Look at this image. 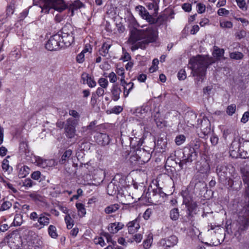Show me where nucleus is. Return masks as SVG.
<instances>
[{"instance_id":"obj_45","label":"nucleus","mask_w":249,"mask_h":249,"mask_svg":"<svg viewBox=\"0 0 249 249\" xmlns=\"http://www.w3.org/2000/svg\"><path fill=\"white\" fill-rule=\"evenodd\" d=\"M186 208H187V211H191V212H194L195 210L197 208V204L196 202L193 201L191 203H189L188 204L185 205Z\"/></svg>"},{"instance_id":"obj_27","label":"nucleus","mask_w":249,"mask_h":249,"mask_svg":"<svg viewBox=\"0 0 249 249\" xmlns=\"http://www.w3.org/2000/svg\"><path fill=\"white\" fill-rule=\"evenodd\" d=\"M30 197L35 202H43L44 200V197L40 194H37L36 192L31 193L29 195Z\"/></svg>"},{"instance_id":"obj_37","label":"nucleus","mask_w":249,"mask_h":249,"mask_svg":"<svg viewBox=\"0 0 249 249\" xmlns=\"http://www.w3.org/2000/svg\"><path fill=\"white\" fill-rule=\"evenodd\" d=\"M15 9V2L14 1H12L7 7L6 12L7 17L11 16L12 14H13Z\"/></svg>"},{"instance_id":"obj_49","label":"nucleus","mask_w":249,"mask_h":249,"mask_svg":"<svg viewBox=\"0 0 249 249\" xmlns=\"http://www.w3.org/2000/svg\"><path fill=\"white\" fill-rule=\"evenodd\" d=\"M236 110V105L235 104H231L227 108V113L229 115H232L234 113Z\"/></svg>"},{"instance_id":"obj_26","label":"nucleus","mask_w":249,"mask_h":249,"mask_svg":"<svg viewBox=\"0 0 249 249\" xmlns=\"http://www.w3.org/2000/svg\"><path fill=\"white\" fill-rule=\"evenodd\" d=\"M110 47V44H109L106 42L104 43L103 44L102 48L99 51V54L103 56H107Z\"/></svg>"},{"instance_id":"obj_13","label":"nucleus","mask_w":249,"mask_h":249,"mask_svg":"<svg viewBox=\"0 0 249 249\" xmlns=\"http://www.w3.org/2000/svg\"><path fill=\"white\" fill-rule=\"evenodd\" d=\"M94 138L98 144L104 146L109 144L111 140L108 134L103 133H97Z\"/></svg>"},{"instance_id":"obj_15","label":"nucleus","mask_w":249,"mask_h":249,"mask_svg":"<svg viewBox=\"0 0 249 249\" xmlns=\"http://www.w3.org/2000/svg\"><path fill=\"white\" fill-rule=\"evenodd\" d=\"M140 218H136L133 221L129 222L126 226L127 227L128 231L130 234H134L136 233L140 228Z\"/></svg>"},{"instance_id":"obj_64","label":"nucleus","mask_w":249,"mask_h":249,"mask_svg":"<svg viewBox=\"0 0 249 249\" xmlns=\"http://www.w3.org/2000/svg\"><path fill=\"white\" fill-rule=\"evenodd\" d=\"M41 173L39 171H35L31 175V177L35 180H38L40 178Z\"/></svg>"},{"instance_id":"obj_36","label":"nucleus","mask_w":249,"mask_h":249,"mask_svg":"<svg viewBox=\"0 0 249 249\" xmlns=\"http://www.w3.org/2000/svg\"><path fill=\"white\" fill-rule=\"evenodd\" d=\"M230 57L231 59L235 60H240L243 58L244 54L241 52H235L230 53Z\"/></svg>"},{"instance_id":"obj_61","label":"nucleus","mask_w":249,"mask_h":249,"mask_svg":"<svg viewBox=\"0 0 249 249\" xmlns=\"http://www.w3.org/2000/svg\"><path fill=\"white\" fill-rule=\"evenodd\" d=\"M229 13V11L225 8H220L218 10L217 14L219 16H222L223 15H227Z\"/></svg>"},{"instance_id":"obj_12","label":"nucleus","mask_w":249,"mask_h":249,"mask_svg":"<svg viewBox=\"0 0 249 249\" xmlns=\"http://www.w3.org/2000/svg\"><path fill=\"white\" fill-rule=\"evenodd\" d=\"M50 214L48 213H43L39 214V218L37 223L33 225V227L40 230L45 226H48L50 223Z\"/></svg>"},{"instance_id":"obj_30","label":"nucleus","mask_w":249,"mask_h":249,"mask_svg":"<svg viewBox=\"0 0 249 249\" xmlns=\"http://www.w3.org/2000/svg\"><path fill=\"white\" fill-rule=\"evenodd\" d=\"M120 208V206L118 204L110 205L106 208L105 212L106 213L109 214L115 212Z\"/></svg>"},{"instance_id":"obj_21","label":"nucleus","mask_w":249,"mask_h":249,"mask_svg":"<svg viewBox=\"0 0 249 249\" xmlns=\"http://www.w3.org/2000/svg\"><path fill=\"white\" fill-rule=\"evenodd\" d=\"M198 170L202 174H207L209 173L210 167L208 162L206 160H202L200 163V166Z\"/></svg>"},{"instance_id":"obj_55","label":"nucleus","mask_w":249,"mask_h":249,"mask_svg":"<svg viewBox=\"0 0 249 249\" xmlns=\"http://www.w3.org/2000/svg\"><path fill=\"white\" fill-rule=\"evenodd\" d=\"M146 6L149 10L154 9V10H156L158 9L157 3L154 1L147 3Z\"/></svg>"},{"instance_id":"obj_59","label":"nucleus","mask_w":249,"mask_h":249,"mask_svg":"<svg viewBox=\"0 0 249 249\" xmlns=\"http://www.w3.org/2000/svg\"><path fill=\"white\" fill-rule=\"evenodd\" d=\"M84 57V53H83L81 52L76 56V61L79 63H83L85 60Z\"/></svg>"},{"instance_id":"obj_41","label":"nucleus","mask_w":249,"mask_h":249,"mask_svg":"<svg viewBox=\"0 0 249 249\" xmlns=\"http://www.w3.org/2000/svg\"><path fill=\"white\" fill-rule=\"evenodd\" d=\"M12 206V203L9 201H5L1 204L0 207V212L9 210Z\"/></svg>"},{"instance_id":"obj_31","label":"nucleus","mask_w":249,"mask_h":249,"mask_svg":"<svg viewBox=\"0 0 249 249\" xmlns=\"http://www.w3.org/2000/svg\"><path fill=\"white\" fill-rule=\"evenodd\" d=\"M72 153V151L71 149L66 150L61 157L60 160V162L61 164H64L65 162L67 161L70 157L71 156Z\"/></svg>"},{"instance_id":"obj_10","label":"nucleus","mask_w":249,"mask_h":249,"mask_svg":"<svg viewBox=\"0 0 249 249\" xmlns=\"http://www.w3.org/2000/svg\"><path fill=\"white\" fill-rule=\"evenodd\" d=\"M135 9L138 12L139 15H140L143 19H145L150 24H153L158 22L160 20V18H162V16H160L157 19H155L152 16L149 14L145 7L141 5L136 6Z\"/></svg>"},{"instance_id":"obj_53","label":"nucleus","mask_w":249,"mask_h":249,"mask_svg":"<svg viewBox=\"0 0 249 249\" xmlns=\"http://www.w3.org/2000/svg\"><path fill=\"white\" fill-rule=\"evenodd\" d=\"M152 194H153V189L152 191H150V189L149 188L148 189V191L145 194V197L147 198V200L149 202L154 203L155 202V200H152V198H151V197H152Z\"/></svg>"},{"instance_id":"obj_9","label":"nucleus","mask_w":249,"mask_h":249,"mask_svg":"<svg viewBox=\"0 0 249 249\" xmlns=\"http://www.w3.org/2000/svg\"><path fill=\"white\" fill-rule=\"evenodd\" d=\"M234 170L231 165L225 164L218 165L216 167V172L221 181H225L230 177L231 172Z\"/></svg>"},{"instance_id":"obj_62","label":"nucleus","mask_w":249,"mask_h":249,"mask_svg":"<svg viewBox=\"0 0 249 249\" xmlns=\"http://www.w3.org/2000/svg\"><path fill=\"white\" fill-rule=\"evenodd\" d=\"M109 81L111 83H114L117 81V76L114 72H111L108 75Z\"/></svg>"},{"instance_id":"obj_6","label":"nucleus","mask_w":249,"mask_h":249,"mask_svg":"<svg viewBox=\"0 0 249 249\" xmlns=\"http://www.w3.org/2000/svg\"><path fill=\"white\" fill-rule=\"evenodd\" d=\"M197 157V152H195L193 149H189L188 148L185 147L183 152L182 159L179 160L178 165L181 168H182L184 165L190 164L193 161L196 160Z\"/></svg>"},{"instance_id":"obj_18","label":"nucleus","mask_w":249,"mask_h":249,"mask_svg":"<svg viewBox=\"0 0 249 249\" xmlns=\"http://www.w3.org/2000/svg\"><path fill=\"white\" fill-rule=\"evenodd\" d=\"M81 78L84 84H87L89 87L93 88L96 85V83L93 78L91 77L89 74L83 73L82 74Z\"/></svg>"},{"instance_id":"obj_16","label":"nucleus","mask_w":249,"mask_h":249,"mask_svg":"<svg viewBox=\"0 0 249 249\" xmlns=\"http://www.w3.org/2000/svg\"><path fill=\"white\" fill-rule=\"evenodd\" d=\"M166 195L162 190L160 187H157L156 189H153L152 200H155V202H159L161 201L160 199L163 198Z\"/></svg>"},{"instance_id":"obj_11","label":"nucleus","mask_w":249,"mask_h":249,"mask_svg":"<svg viewBox=\"0 0 249 249\" xmlns=\"http://www.w3.org/2000/svg\"><path fill=\"white\" fill-rule=\"evenodd\" d=\"M178 241V238L176 236L172 235L167 238L160 239L158 245L159 247L164 248V249H167V248L173 247L177 245Z\"/></svg>"},{"instance_id":"obj_24","label":"nucleus","mask_w":249,"mask_h":249,"mask_svg":"<svg viewBox=\"0 0 249 249\" xmlns=\"http://www.w3.org/2000/svg\"><path fill=\"white\" fill-rule=\"evenodd\" d=\"M30 169L25 165L21 166L18 168V177L19 178H23L26 177L29 174Z\"/></svg>"},{"instance_id":"obj_38","label":"nucleus","mask_w":249,"mask_h":249,"mask_svg":"<svg viewBox=\"0 0 249 249\" xmlns=\"http://www.w3.org/2000/svg\"><path fill=\"white\" fill-rule=\"evenodd\" d=\"M224 53V50L223 49H220L218 47H215L213 53L214 57H216L217 58L220 59L222 57Z\"/></svg>"},{"instance_id":"obj_2","label":"nucleus","mask_w":249,"mask_h":249,"mask_svg":"<svg viewBox=\"0 0 249 249\" xmlns=\"http://www.w3.org/2000/svg\"><path fill=\"white\" fill-rule=\"evenodd\" d=\"M34 5H38L41 8V12L48 14L51 9L62 12L68 8L71 11V16L73 15L74 11L84 6V4L79 0H75L68 6L64 0H33Z\"/></svg>"},{"instance_id":"obj_20","label":"nucleus","mask_w":249,"mask_h":249,"mask_svg":"<svg viewBox=\"0 0 249 249\" xmlns=\"http://www.w3.org/2000/svg\"><path fill=\"white\" fill-rule=\"evenodd\" d=\"M124 227V224L121 222H115L109 224L108 230L111 233H116L119 230L122 229Z\"/></svg>"},{"instance_id":"obj_28","label":"nucleus","mask_w":249,"mask_h":249,"mask_svg":"<svg viewBox=\"0 0 249 249\" xmlns=\"http://www.w3.org/2000/svg\"><path fill=\"white\" fill-rule=\"evenodd\" d=\"M107 194L110 196H113L116 194L118 190V187L113 182H110L107 187Z\"/></svg>"},{"instance_id":"obj_5","label":"nucleus","mask_w":249,"mask_h":249,"mask_svg":"<svg viewBox=\"0 0 249 249\" xmlns=\"http://www.w3.org/2000/svg\"><path fill=\"white\" fill-rule=\"evenodd\" d=\"M230 155L233 158H249V141L243 142L240 145L237 142H233L230 147Z\"/></svg>"},{"instance_id":"obj_43","label":"nucleus","mask_w":249,"mask_h":249,"mask_svg":"<svg viewBox=\"0 0 249 249\" xmlns=\"http://www.w3.org/2000/svg\"><path fill=\"white\" fill-rule=\"evenodd\" d=\"M69 114L74 118H72V120L77 121V124H78L80 118V114L79 113L75 110L70 109L69 111Z\"/></svg>"},{"instance_id":"obj_44","label":"nucleus","mask_w":249,"mask_h":249,"mask_svg":"<svg viewBox=\"0 0 249 249\" xmlns=\"http://www.w3.org/2000/svg\"><path fill=\"white\" fill-rule=\"evenodd\" d=\"M200 141L196 140V141H194L193 143H191L192 145V147H187V148H188L189 149H193L194 150L195 152H197V150H198L200 146Z\"/></svg>"},{"instance_id":"obj_14","label":"nucleus","mask_w":249,"mask_h":249,"mask_svg":"<svg viewBox=\"0 0 249 249\" xmlns=\"http://www.w3.org/2000/svg\"><path fill=\"white\" fill-rule=\"evenodd\" d=\"M136 157L134 156H132L131 157V159L135 160V158H136V160H141L143 162H148L151 157V155L150 152H147L145 151L144 149L142 150V151L141 150H137L136 151Z\"/></svg>"},{"instance_id":"obj_34","label":"nucleus","mask_w":249,"mask_h":249,"mask_svg":"<svg viewBox=\"0 0 249 249\" xmlns=\"http://www.w3.org/2000/svg\"><path fill=\"white\" fill-rule=\"evenodd\" d=\"M179 216L178 209L174 208L170 212V217L172 220L176 221L178 219Z\"/></svg>"},{"instance_id":"obj_29","label":"nucleus","mask_w":249,"mask_h":249,"mask_svg":"<svg viewBox=\"0 0 249 249\" xmlns=\"http://www.w3.org/2000/svg\"><path fill=\"white\" fill-rule=\"evenodd\" d=\"M129 139L130 145L132 147H136L137 146L138 148L140 145L142 144V142L141 140V138L134 137L133 138H130Z\"/></svg>"},{"instance_id":"obj_48","label":"nucleus","mask_w":249,"mask_h":249,"mask_svg":"<svg viewBox=\"0 0 249 249\" xmlns=\"http://www.w3.org/2000/svg\"><path fill=\"white\" fill-rule=\"evenodd\" d=\"M51 161L53 162V160H44L39 157L37 158L36 160V161L37 162V164L39 166L42 167L43 168H44L47 165V163H47V161L50 162Z\"/></svg>"},{"instance_id":"obj_47","label":"nucleus","mask_w":249,"mask_h":249,"mask_svg":"<svg viewBox=\"0 0 249 249\" xmlns=\"http://www.w3.org/2000/svg\"><path fill=\"white\" fill-rule=\"evenodd\" d=\"M185 139V137L183 135H178L175 139L176 143L178 145H180L184 142Z\"/></svg>"},{"instance_id":"obj_51","label":"nucleus","mask_w":249,"mask_h":249,"mask_svg":"<svg viewBox=\"0 0 249 249\" xmlns=\"http://www.w3.org/2000/svg\"><path fill=\"white\" fill-rule=\"evenodd\" d=\"M186 71L184 70L181 69L179 71L178 73V77L179 80H184L186 78Z\"/></svg>"},{"instance_id":"obj_54","label":"nucleus","mask_w":249,"mask_h":249,"mask_svg":"<svg viewBox=\"0 0 249 249\" xmlns=\"http://www.w3.org/2000/svg\"><path fill=\"white\" fill-rule=\"evenodd\" d=\"M2 169L5 171H7L9 168V161L7 160V159H4L2 162V165H1Z\"/></svg>"},{"instance_id":"obj_56","label":"nucleus","mask_w":249,"mask_h":249,"mask_svg":"<svg viewBox=\"0 0 249 249\" xmlns=\"http://www.w3.org/2000/svg\"><path fill=\"white\" fill-rule=\"evenodd\" d=\"M238 6L242 10H247L245 0H236Z\"/></svg>"},{"instance_id":"obj_40","label":"nucleus","mask_w":249,"mask_h":249,"mask_svg":"<svg viewBox=\"0 0 249 249\" xmlns=\"http://www.w3.org/2000/svg\"><path fill=\"white\" fill-rule=\"evenodd\" d=\"M235 180H234L233 186L232 189L238 191L241 189L242 187V181L240 178H235Z\"/></svg>"},{"instance_id":"obj_4","label":"nucleus","mask_w":249,"mask_h":249,"mask_svg":"<svg viewBox=\"0 0 249 249\" xmlns=\"http://www.w3.org/2000/svg\"><path fill=\"white\" fill-rule=\"evenodd\" d=\"M243 180L247 185L245 194L247 196L248 202L245 204L243 208V215L240 217L236 224L238 229L235 232V235H241V231H245L249 227V173H247L243 177Z\"/></svg>"},{"instance_id":"obj_35","label":"nucleus","mask_w":249,"mask_h":249,"mask_svg":"<svg viewBox=\"0 0 249 249\" xmlns=\"http://www.w3.org/2000/svg\"><path fill=\"white\" fill-rule=\"evenodd\" d=\"M71 213H68L65 217V221L68 229L72 228L74 225V221L71 217Z\"/></svg>"},{"instance_id":"obj_17","label":"nucleus","mask_w":249,"mask_h":249,"mask_svg":"<svg viewBox=\"0 0 249 249\" xmlns=\"http://www.w3.org/2000/svg\"><path fill=\"white\" fill-rule=\"evenodd\" d=\"M61 38V44L62 47H69L74 41V37L73 35H60L58 33Z\"/></svg>"},{"instance_id":"obj_7","label":"nucleus","mask_w":249,"mask_h":249,"mask_svg":"<svg viewBox=\"0 0 249 249\" xmlns=\"http://www.w3.org/2000/svg\"><path fill=\"white\" fill-rule=\"evenodd\" d=\"M77 121L73 120L72 118H68L64 126L65 136L69 139L74 138L76 136V127L77 125Z\"/></svg>"},{"instance_id":"obj_60","label":"nucleus","mask_w":249,"mask_h":249,"mask_svg":"<svg viewBox=\"0 0 249 249\" xmlns=\"http://www.w3.org/2000/svg\"><path fill=\"white\" fill-rule=\"evenodd\" d=\"M249 119V112L246 111L245 112L242 116V117L241 119V122L243 123H247Z\"/></svg>"},{"instance_id":"obj_63","label":"nucleus","mask_w":249,"mask_h":249,"mask_svg":"<svg viewBox=\"0 0 249 249\" xmlns=\"http://www.w3.org/2000/svg\"><path fill=\"white\" fill-rule=\"evenodd\" d=\"M182 8L185 11L189 12L192 9V5L190 3H185L182 4Z\"/></svg>"},{"instance_id":"obj_3","label":"nucleus","mask_w":249,"mask_h":249,"mask_svg":"<svg viewBox=\"0 0 249 249\" xmlns=\"http://www.w3.org/2000/svg\"><path fill=\"white\" fill-rule=\"evenodd\" d=\"M189 64L191 66L193 76L196 77L195 82L199 85L205 78L206 70L211 64L210 60L206 57L198 55L191 58Z\"/></svg>"},{"instance_id":"obj_8","label":"nucleus","mask_w":249,"mask_h":249,"mask_svg":"<svg viewBox=\"0 0 249 249\" xmlns=\"http://www.w3.org/2000/svg\"><path fill=\"white\" fill-rule=\"evenodd\" d=\"M46 48L50 51H56L63 48L61 44V38L57 33L50 37L45 44Z\"/></svg>"},{"instance_id":"obj_58","label":"nucleus","mask_w":249,"mask_h":249,"mask_svg":"<svg viewBox=\"0 0 249 249\" xmlns=\"http://www.w3.org/2000/svg\"><path fill=\"white\" fill-rule=\"evenodd\" d=\"M29 217L30 220L34 221H36V220L37 221V220L38 219L39 215L37 214L36 212H33L30 213Z\"/></svg>"},{"instance_id":"obj_33","label":"nucleus","mask_w":249,"mask_h":249,"mask_svg":"<svg viewBox=\"0 0 249 249\" xmlns=\"http://www.w3.org/2000/svg\"><path fill=\"white\" fill-rule=\"evenodd\" d=\"M48 233L49 235L53 238H56L58 237V234L56 232V228L53 225H50L48 229Z\"/></svg>"},{"instance_id":"obj_1","label":"nucleus","mask_w":249,"mask_h":249,"mask_svg":"<svg viewBox=\"0 0 249 249\" xmlns=\"http://www.w3.org/2000/svg\"><path fill=\"white\" fill-rule=\"evenodd\" d=\"M158 38V32L156 27L149 26L145 30H138L133 28L130 32V36L128 41L132 44L138 42L132 47L136 50L138 48L144 49L150 43H153L157 41Z\"/></svg>"},{"instance_id":"obj_57","label":"nucleus","mask_w":249,"mask_h":249,"mask_svg":"<svg viewBox=\"0 0 249 249\" xmlns=\"http://www.w3.org/2000/svg\"><path fill=\"white\" fill-rule=\"evenodd\" d=\"M197 12L198 13H203L205 12L206 9V6L204 4L199 3L197 4Z\"/></svg>"},{"instance_id":"obj_46","label":"nucleus","mask_w":249,"mask_h":249,"mask_svg":"<svg viewBox=\"0 0 249 249\" xmlns=\"http://www.w3.org/2000/svg\"><path fill=\"white\" fill-rule=\"evenodd\" d=\"M129 85H130V87H129L128 89H127V87H124V94L125 97L128 95L130 91L133 89L134 83L130 82L127 84V86Z\"/></svg>"},{"instance_id":"obj_32","label":"nucleus","mask_w":249,"mask_h":249,"mask_svg":"<svg viewBox=\"0 0 249 249\" xmlns=\"http://www.w3.org/2000/svg\"><path fill=\"white\" fill-rule=\"evenodd\" d=\"M76 207L78 210V214L80 217H83L86 213L84 205L81 203L76 204Z\"/></svg>"},{"instance_id":"obj_25","label":"nucleus","mask_w":249,"mask_h":249,"mask_svg":"<svg viewBox=\"0 0 249 249\" xmlns=\"http://www.w3.org/2000/svg\"><path fill=\"white\" fill-rule=\"evenodd\" d=\"M73 28L70 24H68L65 25L59 33L60 35H73Z\"/></svg>"},{"instance_id":"obj_52","label":"nucleus","mask_w":249,"mask_h":249,"mask_svg":"<svg viewBox=\"0 0 249 249\" xmlns=\"http://www.w3.org/2000/svg\"><path fill=\"white\" fill-rule=\"evenodd\" d=\"M220 25L223 28H231L232 27V23L229 21H221L220 23Z\"/></svg>"},{"instance_id":"obj_19","label":"nucleus","mask_w":249,"mask_h":249,"mask_svg":"<svg viewBox=\"0 0 249 249\" xmlns=\"http://www.w3.org/2000/svg\"><path fill=\"white\" fill-rule=\"evenodd\" d=\"M122 92L121 88L118 85H114L111 89V98L114 101H117L120 99V95Z\"/></svg>"},{"instance_id":"obj_50","label":"nucleus","mask_w":249,"mask_h":249,"mask_svg":"<svg viewBox=\"0 0 249 249\" xmlns=\"http://www.w3.org/2000/svg\"><path fill=\"white\" fill-rule=\"evenodd\" d=\"M98 83L101 88L107 89L108 85V82L107 79L104 78H100L98 80Z\"/></svg>"},{"instance_id":"obj_22","label":"nucleus","mask_w":249,"mask_h":249,"mask_svg":"<svg viewBox=\"0 0 249 249\" xmlns=\"http://www.w3.org/2000/svg\"><path fill=\"white\" fill-rule=\"evenodd\" d=\"M186 119L188 125L194 126V123L196 119V114L193 112H187L186 114Z\"/></svg>"},{"instance_id":"obj_42","label":"nucleus","mask_w":249,"mask_h":249,"mask_svg":"<svg viewBox=\"0 0 249 249\" xmlns=\"http://www.w3.org/2000/svg\"><path fill=\"white\" fill-rule=\"evenodd\" d=\"M153 242V237L152 236H148L146 239L143 241V248L144 249H149Z\"/></svg>"},{"instance_id":"obj_39","label":"nucleus","mask_w":249,"mask_h":249,"mask_svg":"<svg viewBox=\"0 0 249 249\" xmlns=\"http://www.w3.org/2000/svg\"><path fill=\"white\" fill-rule=\"evenodd\" d=\"M22 223V215L20 214H16L13 221L15 226H19Z\"/></svg>"},{"instance_id":"obj_23","label":"nucleus","mask_w":249,"mask_h":249,"mask_svg":"<svg viewBox=\"0 0 249 249\" xmlns=\"http://www.w3.org/2000/svg\"><path fill=\"white\" fill-rule=\"evenodd\" d=\"M181 195L183 198V203L185 205L188 204L189 203L194 201L192 199V196L189 194L188 190H186L182 191Z\"/></svg>"}]
</instances>
